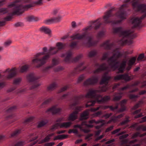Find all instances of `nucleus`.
<instances>
[{
    "label": "nucleus",
    "mask_w": 146,
    "mask_h": 146,
    "mask_svg": "<svg viewBox=\"0 0 146 146\" xmlns=\"http://www.w3.org/2000/svg\"><path fill=\"white\" fill-rule=\"evenodd\" d=\"M111 78L110 76L106 75L104 76L100 82L101 90H91L87 93L85 97L87 99L86 104V107L93 106L96 102L100 103H104L110 100V96H106L103 97L101 95L98 93L100 91L105 92L107 90L108 81Z\"/></svg>",
    "instance_id": "f257e3e1"
},
{
    "label": "nucleus",
    "mask_w": 146,
    "mask_h": 146,
    "mask_svg": "<svg viewBox=\"0 0 146 146\" xmlns=\"http://www.w3.org/2000/svg\"><path fill=\"white\" fill-rule=\"evenodd\" d=\"M110 40H107L102 44L100 46L106 49L110 50L113 56L108 60L109 66L113 70H118V73L123 72L126 63L125 60H123L121 63L120 61H118V59L121 57L122 54L119 52L118 48L112 49L115 46L114 42L110 43Z\"/></svg>",
    "instance_id": "f03ea898"
},
{
    "label": "nucleus",
    "mask_w": 146,
    "mask_h": 146,
    "mask_svg": "<svg viewBox=\"0 0 146 146\" xmlns=\"http://www.w3.org/2000/svg\"><path fill=\"white\" fill-rule=\"evenodd\" d=\"M127 3L128 0H126L125 2L119 8L118 11L114 15L112 13V12L115 10L114 8H111L105 13L103 16L104 23H110L112 25H114L121 23L126 19Z\"/></svg>",
    "instance_id": "7ed1b4c3"
},
{
    "label": "nucleus",
    "mask_w": 146,
    "mask_h": 146,
    "mask_svg": "<svg viewBox=\"0 0 146 146\" xmlns=\"http://www.w3.org/2000/svg\"><path fill=\"white\" fill-rule=\"evenodd\" d=\"M65 44L61 42H58L56 44L57 48L55 47H51L49 51L46 54L43 56L41 58H39V56L42 55H44L47 51V48L44 47L43 48V52L39 53L36 54L35 56V58L32 60V64H36V66L39 68L45 64L51 55L56 54L59 50L64 48Z\"/></svg>",
    "instance_id": "20e7f679"
},
{
    "label": "nucleus",
    "mask_w": 146,
    "mask_h": 146,
    "mask_svg": "<svg viewBox=\"0 0 146 146\" xmlns=\"http://www.w3.org/2000/svg\"><path fill=\"white\" fill-rule=\"evenodd\" d=\"M101 18H99L92 21L91 25L84 28L83 30L84 32L82 34L77 33L70 36V38L72 39V40H74L75 39L81 40L85 38L88 34V31L91 30L93 28L95 30H96L99 28L102 24L101 23Z\"/></svg>",
    "instance_id": "39448f33"
},
{
    "label": "nucleus",
    "mask_w": 146,
    "mask_h": 146,
    "mask_svg": "<svg viewBox=\"0 0 146 146\" xmlns=\"http://www.w3.org/2000/svg\"><path fill=\"white\" fill-rule=\"evenodd\" d=\"M93 123L96 124L101 123L100 125L96 126V128L98 129L100 128L105 124V121L103 120L100 119L97 121H96L94 119L90 120L88 122L86 121H83L82 122L81 125L78 124L74 125V128H78L80 130L84 131L85 133H88L89 131L87 128L93 127V125L92 124Z\"/></svg>",
    "instance_id": "423d86ee"
},
{
    "label": "nucleus",
    "mask_w": 146,
    "mask_h": 146,
    "mask_svg": "<svg viewBox=\"0 0 146 146\" xmlns=\"http://www.w3.org/2000/svg\"><path fill=\"white\" fill-rule=\"evenodd\" d=\"M113 33L118 35L120 38L117 41L118 44L123 46L128 41V31H124L121 27L113 28Z\"/></svg>",
    "instance_id": "0eeeda50"
},
{
    "label": "nucleus",
    "mask_w": 146,
    "mask_h": 146,
    "mask_svg": "<svg viewBox=\"0 0 146 146\" xmlns=\"http://www.w3.org/2000/svg\"><path fill=\"white\" fill-rule=\"evenodd\" d=\"M22 0H15L11 4L8 5V7L10 8L14 7L13 9V14L19 15L21 14L25 10L30 8L33 6L31 4L23 5H16L18 3L21 2Z\"/></svg>",
    "instance_id": "6e6552de"
},
{
    "label": "nucleus",
    "mask_w": 146,
    "mask_h": 146,
    "mask_svg": "<svg viewBox=\"0 0 146 146\" xmlns=\"http://www.w3.org/2000/svg\"><path fill=\"white\" fill-rule=\"evenodd\" d=\"M3 73H6V74L5 76L4 75H2L0 73V79L4 77L5 79L7 80L11 79L13 77L16 76L17 73V70L15 68H13L11 69L8 68L3 72ZM5 85V82L2 81L0 82V89L4 87Z\"/></svg>",
    "instance_id": "1a4fd4ad"
},
{
    "label": "nucleus",
    "mask_w": 146,
    "mask_h": 146,
    "mask_svg": "<svg viewBox=\"0 0 146 146\" xmlns=\"http://www.w3.org/2000/svg\"><path fill=\"white\" fill-rule=\"evenodd\" d=\"M105 35V31L103 30L99 31L97 34L96 37L98 40H92L93 38L91 36L87 37L88 40L87 42L83 41L82 45L83 46L90 47L95 46L101 38L104 37Z\"/></svg>",
    "instance_id": "9d476101"
},
{
    "label": "nucleus",
    "mask_w": 146,
    "mask_h": 146,
    "mask_svg": "<svg viewBox=\"0 0 146 146\" xmlns=\"http://www.w3.org/2000/svg\"><path fill=\"white\" fill-rule=\"evenodd\" d=\"M72 52L70 50H69L66 53L62 54L61 57L64 58L63 61L66 63H70L73 62L78 61L82 57V54H80L75 57L73 58L72 56Z\"/></svg>",
    "instance_id": "9b49d317"
},
{
    "label": "nucleus",
    "mask_w": 146,
    "mask_h": 146,
    "mask_svg": "<svg viewBox=\"0 0 146 146\" xmlns=\"http://www.w3.org/2000/svg\"><path fill=\"white\" fill-rule=\"evenodd\" d=\"M40 77L36 76L34 74L31 73L27 76V79L28 82L31 85V89H34L36 88L40 85L39 82V79Z\"/></svg>",
    "instance_id": "f8f14e48"
},
{
    "label": "nucleus",
    "mask_w": 146,
    "mask_h": 146,
    "mask_svg": "<svg viewBox=\"0 0 146 146\" xmlns=\"http://www.w3.org/2000/svg\"><path fill=\"white\" fill-rule=\"evenodd\" d=\"M59 63V58H53L52 60V64L44 67L42 70V73L46 74H49L50 72L51 69L54 66L58 64Z\"/></svg>",
    "instance_id": "ddd939ff"
},
{
    "label": "nucleus",
    "mask_w": 146,
    "mask_h": 146,
    "mask_svg": "<svg viewBox=\"0 0 146 146\" xmlns=\"http://www.w3.org/2000/svg\"><path fill=\"white\" fill-rule=\"evenodd\" d=\"M132 5L134 9H137V11H141L142 12H146V5L145 4H139L138 0H133Z\"/></svg>",
    "instance_id": "4468645a"
},
{
    "label": "nucleus",
    "mask_w": 146,
    "mask_h": 146,
    "mask_svg": "<svg viewBox=\"0 0 146 146\" xmlns=\"http://www.w3.org/2000/svg\"><path fill=\"white\" fill-rule=\"evenodd\" d=\"M94 66L96 68L99 67L96 70L93 71V73L94 74H98L101 72L102 71H110L109 67L107 66L106 63H103L100 64L97 62L95 63Z\"/></svg>",
    "instance_id": "2eb2a0df"
},
{
    "label": "nucleus",
    "mask_w": 146,
    "mask_h": 146,
    "mask_svg": "<svg viewBox=\"0 0 146 146\" xmlns=\"http://www.w3.org/2000/svg\"><path fill=\"white\" fill-rule=\"evenodd\" d=\"M83 98V96H74V98L73 103L70 105V108L72 110L76 109L78 110V107L76 106L79 103V101Z\"/></svg>",
    "instance_id": "dca6fc26"
},
{
    "label": "nucleus",
    "mask_w": 146,
    "mask_h": 146,
    "mask_svg": "<svg viewBox=\"0 0 146 146\" xmlns=\"http://www.w3.org/2000/svg\"><path fill=\"white\" fill-rule=\"evenodd\" d=\"M98 79L97 77L95 76H92L86 80L84 83V85L85 86L89 85H94L97 83Z\"/></svg>",
    "instance_id": "f3484780"
},
{
    "label": "nucleus",
    "mask_w": 146,
    "mask_h": 146,
    "mask_svg": "<svg viewBox=\"0 0 146 146\" xmlns=\"http://www.w3.org/2000/svg\"><path fill=\"white\" fill-rule=\"evenodd\" d=\"M131 21L133 25V26L131 27L132 29L137 27H139L140 29L143 27V26L141 25L142 21L139 20V17H133L131 19Z\"/></svg>",
    "instance_id": "a211bd4d"
},
{
    "label": "nucleus",
    "mask_w": 146,
    "mask_h": 146,
    "mask_svg": "<svg viewBox=\"0 0 146 146\" xmlns=\"http://www.w3.org/2000/svg\"><path fill=\"white\" fill-rule=\"evenodd\" d=\"M84 62H82L80 64L77 66L75 68L73 72V75L77 74L79 73L80 72L84 70L86 68V67L84 66Z\"/></svg>",
    "instance_id": "6ab92c4d"
},
{
    "label": "nucleus",
    "mask_w": 146,
    "mask_h": 146,
    "mask_svg": "<svg viewBox=\"0 0 146 146\" xmlns=\"http://www.w3.org/2000/svg\"><path fill=\"white\" fill-rule=\"evenodd\" d=\"M56 107V106H53L48 109L46 111V112L48 113L51 112L53 114L59 113L61 110V109L60 108H57Z\"/></svg>",
    "instance_id": "aec40b11"
},
{
    "label": "nucleus",
    "mask_w": 146,
    "mask_h": 146,
    "mask_svg": "<svg viewBox=\"0 0 146 146\" xmlns=\"http://www.w3.org/2000/svg\"><path fill=\"white\" fill-rule=\"evenodd\" d=\"M61 17L58 16L57 17H54L51 19L46 20L45 23L47 25H49L53 22H59L61 20Z\"/></svg>",
    "instance_id": "412c9836"
},
{
    "label": "nucleus",
    "mask_w": 146,
    "mask_h": 146,
    "mask_svg": "<svg viewBox=\"0 0 146 146\" xmlns=\"http://www.w3.org/2000/svg\"><path fill=\"white\" fill-rule=\"evenodd\" d=\"M134 42L133 40L128 39V54L133 53V48L134 46Z\"/></svg>",
    "instance_id": "4be33fe9"
},
{
    "label": "nucleus",
    "mask_w": 146,
    "mask_h": 146,
    "mask_svg": "<svg viewBox=\"0 0 146 146\" xmlns=\"http://www.w3.org/2000/svg\"><path fill=\"white\" fill-rule=\"evenodd\" d=\"M78 113V111L77 110L74 111L70 114L69 117V120L72 121H74L77 118V115Z\"/></svg>",
    "instance_id": "5701e85b"
},
{
    "label": "nucleus",
    "mask_w": 146,
    "mask_h": 146,
    "mask_svg": "<svg viewBox=\"0 0 146 146\" xmlns=\"http://www.w3.org/2000/svg\"><path fill=\"white\" fill-rule=\"evenodd\" d=\"M114 80H119L123 79L126 80H128V74H119L115 77Z\"/></svg>",
    "instance_id": "b1692460"
},
{
    "label": "nucleus",
    "mask_w": 146,
    "mask_h": 146,
    "mask_svg": "<svg viewBox=\"0 0 146 146\" xmlns=\"http://www.w3.org/2000/svg\"><path fill=\"white\" fill-rule=\"evenodd\" d=\"M133 31H131L128 29V35H129V39L133 40L137 36V33H134Z\"/></svg>",
    "instance_id": "393cba45"
},
{
    "label": "nucleus",
    "mask_w": 146,
    "mask_h": 146,
    "mask_svg": "<svg viewBox=\"0 0 146 146\" xmlns=\"http://www.w3.org/2000/svg\"><path fill=\"white\" fill-rule=\"evenodd\" d=\"M123 93L121 92L119 93H115L113 95V100L118 101L121 98Z\"/></svg>",
    "instance_id": "a878e982"
},
{
    "label": "nucleus",
    "mask_w": 146,
    "mask_h": 146,
    "mask_svg": "<svg viewBox=\"0 0 146 146\" xmlns=\"http://www.w3.org/2000/svg\"><path fill=\"white\" fill-rule=\"evenodd\" d=\"M29 67V65L26 64L19 68L18 70L21 73L26 72L27 71Z\"/></svg>",
    "instance_id": "bb28decb"
},
{
    "label": "nucleus",
    "mask_w": 146,
    "mask_h": 146,
    "mask_svg": "<svg viewBox=\"0 0 146 146\" xmlns=\"http://www.w3.org/2000/svg\"><path fill=\"white\" fill-rule=\"evenodd\" d=\"M123 115L124 114L123 113H122L117 115L116 117L113 116L111 117L110 119L108 121V123H110L112 122H115L117 118L119 119L122 117Z\"/></svg>",
    "instance_id": "cd10ccee"
},
{
    "label": "nucleus",
    "mask_w": 146,
    "mask_h": 146,
    "mask_svg": "<svg viewBox=\"0 0 146 146\" xmlns=\"http://www.w3.org/2000/svg\"><path fill=\"white\" fill-rule=\"evenodd\" d=\"M72 124V123L70 122H63L62 123H60L59 126L61 128H67L70 127Z\"/></svg>",
    "instance_id": "c85d7f7f"
},
{
    "label": "nucleus",
    "mask_w": 146,
    "mask_h": 146,
    "mask_svg": "<svg viewBox=\"0 0 146 146\" xmlns=\"http://www.w3.org/2000/svg\"><path fill=\"white\" fill-rule=\"evenodd\" d=\"M89 113L87 111L83 112L81 115L80 117V120H82L84 119H87L88 117Z\"/></svg>",
    "instance_id": "c756f323"
},
{
    "label": "nucleus",
    "mask_w": 146,
    "mask_h": 146,
    "mask_svg": "<svg viewBox=\"0 0 146 146\" xmlns=\"http://www.w3.org/2000/svg\"><path fill=\"white\" fill-rule=\"evenodd\" d=\"M57 86V85L56 82H53L50 84L47 87V90L48 91H51L55 89Z\"/></svg>",
    "instance_id": "7c9ffc66"
},
{
    "label": "nucleus",
    "mask_w": 146,
    "mask_h": 146,
    "mask_svg": "<svg viewBox=\"0 0 146 146\" xmlns=\"http://www.w3.org/2000/svg\"><path fill=\"white\" fill-rule=\"evenodd\" d=\"M22 80L21 77H18L15 78L13 82V84L16 85H19L21 83Z\"/></svg>",
    "instance_id": "2f4dec72"
},
{
    "label": "nucleus",
    "mask_w": 146,
    "mask_h": 146,
    "mask_svg": "<svg viewBox=\"0 0 146 146\" xmlns=\"http://www.w3.org/2000/svg\"><path fill=\"white\" fill-rule=\"evenodd\" d=\"M126 102V101L125 100L122 101L120 103L121 109L120 110V111L122 112L125 110L126 108L125 105Z\"/></svg>",
    "instance_id": "473e14b6"
},
{
    "label": "nucleus",
    "mask_w": 146,
    "mask_h": 146,
    "mask_svg": "<svg viewBox=\"0 0 146 146\" xmlns=\"http://www.w3.org/2000/svg\"><path fill=\"white\" fill-rule=\"evenodd\" d=\"M27 21L31 22L33 21H36L38 19L37 17L33 16H29L27 17Z\"/></svg>",
    "instance_id": "72a5a7b5"
},
{
    "label": "nucleus",
    "mask_w": 146,
    "mask_h": 146,
    "mask_svg": "<svg viewBox=\"0 0 146 146\" xmlns=\"http://www.w3.org/2000/svg\"><path fill=\"white\" fill-rule=\"evenodd\" d=\"M98 54V51L96 50H91L88 53V56L89 57L91 58L96 55Z\"/></svg>",
    "instance_id": "f704fd0d"
},
{
    "label": "nucleus",
    "mask_w": 146,
    "mask_h": 146,
    "mask_svg": "<svg viewBox=\"0 0 146 146\" xmlns=\"http://www.w3.org/2000/svg\"><path fill=\"white\" fill-rule=\"evenodd\" d=\"M40 30L46 34H49L51 32L50 30L48 27H42L40 28Z\"/></svg>",
    "instance_id": "c9c22d12"
},
{
    "label": "nucleus",
    "mask_w": 146,
    "mask_h": 146,
    "mask_svg": "<svg viewBox=\"0 0 146 146\" xmlns=\"http://www.w3.org/2000/svg\"><path fill=\"white\" fill-rule=\"evenodd\" d=\"M37 138V137H35L29 140V141L31 142L30 144V146H33V145L35 144L38 142V141L37 140H36V139Z\"/></svg>",
    "instance_id": "e433bc0d"
},
{
    "label": "nucleus",
    "mask_w": 146,
    "mask_h": 146,
    "mask_svg": "<svg viewBox=\"0 0 146 146\" xmlns=\"http://www.w3.org/2000/svg\"><path fill=\"white\" fill-rule=\"evenodd\" d=\"M78 41H72L70 44V46L72 48H78Z\"/></svg>",
    "instance_id": "4c0bfd02"
},
{
    "label": "nucleus",
    "mask_w": 146,
    "mask_h": 146,
    "mask_svg": "<svg viewBox=\"0 0 146 146\" xmlns=\"http://www.w3.org/2000/svg\"><path fill=\"white\" fill-rule=\"evenodd\" d=\"M136 57H133L131 58L128 57V63L129 64L132 65H134L136 60Z\"/></svg>",
    "instance_id": "58836bf2"
},
{
    "label": "nucleus",
    "mask_w": 146,
    "mask_h": 146,
    "mask_svg": "<svg viewBox=\"0 0 146 146\" xmlns=\"http://www.w3.org/2000/svg\"><path fill=\"white\" fill-rule=\"evenodd\" d=\"M118 108V105H116L115 106L113 107L112 106H106L104 107V109H106L108 108H110V110L112 111H114L115 110L117 109Z\"/></svg>",
    "instance_id": "ea45409f"
},
{
    "label": "nucleus",
    "mask_w": 146,
    "mask_h": 146,
    "mask_svg": "<svg viewBox=\"0 0 146 146\" xmlns=\"http://www.w3.org/2000/svg\"><path fill=\"white\" fill-rule=\"evenodd\" d=\"M110 54V52H109L104 53L103 55L102 58H101V60H104L107 59Z\"/></svg>",
    "instance_id": "a19ab883"
},
{
    "label": "nucleus",
    "mask_w": 146,
    "mask_h": 146,
    "mask_svg": "<svg viewBox=\"0 0 146 146\" xmlns=\"http://www.w3.org/2000/svg\"><path fill=\"white\" fill-rule=\"evenodd\" d=\"M21 132V130H17L11 134L9 137H13L16 136L19 134Z\"/></svg>",
    "instance_id": "79ce46f5"
},
{
    "label": "nucleus",
    "mask_w": 146,
    "mask_h": 146,
    "mask_svg": "<svg viewBox=\"0 0 146 146\" xmlns=\"http://www.w3.org/2000/svg\"><path fill=\"white\" fill-rule=\"evenodd\" d=\"M16 108V107L15 106L11 107L7 110L6 112L7 113H12Z\"/></svg>",
    "instance_id": "37998d69"
},
{
    "label": "nucleus",
    "mask_w": 146,
    "mask_h": 146,
    "mask_svg": "<svg viewBox=\"0 0 146 146\" xmlns=\"http://www.w3.org/2000/svg\"><path fill=\"white\" fill-rule=\"evenodd\" d=\"M50 138H51L47 135L44 139L40 141V143H42L48 142L49 141Z\"/></svg>",
    "instance_id": "c03bdc74"
},
{
    "label": "nucleus",
    "mask_w": 146,
    "mask_h": 146,
    "mask_svg": "<svg viewBox=\"0 0 146 146\" xmlns=\"http://www.w3.org/2000/svg\"><path fill=\"white\" fill-rule=\"evenodd\" d=\"M145 57V54L144 53L140 54L139 55L137 60L138 61H142V59Z\"/></svg>",
    "instance_id": "a18cd8bd"
},
{
    "label": "nucleus",
    "mask_w": 146,
    "mask_h": 146,
    "mask_svg": "<svg viewBox=\"0 0 146 146\" xmlns=\"http://www.w3.org/2000/svg\"><path fill=\"white\" fill-rule=\"evenodd\" d=\"M26 89H25L21 88L18 89L15 91V93L16 94L22 93L26 92Z\"/></svg>",
    "instance_id": "49530a36"
},
{
    "label": "nucleus",
    "mask_w": 146,
    "mask_h": 146,
    "mask_svg": "<svg viewBox=\"0 0 146 146\" xmlns=\"http://www.w3.org/2000/svg\"><path fill=\"white\" fill-rule=\"evenodd\" d=\"M47 123V121H40L38 123V127H41L45 125Z\"/></svg>",
    "instance_id": "de8ad7c7"
},
{
    "label": "nucleus",
    "mask_w": 146,
    "mask_h": 146,
    "mask_svg": "<svg viewBox=\"0 0 146 146\" xmlns=\"http://www.w3.org/2000/svg\"><path fill=\"white\" fill-rule=\"evenodd\" d=\"M34 119L33 117H30L29 118H28L26 119L24 121V123L25 124H27L33 121Z\"/></svg>",
    "instance_id": "09e8293b"
},
{
    "label": "nucleus",
    "mask_w": 146,
    "mask_h": 146,
    "mask_svg": "<svg viewBox=\"0 0 146 146\" xmlns=\"http://www.w3.org/2000/svg\"><path fill=\"white\" fill-rule=\"evenodd\" d=\"M17 87L16 86H13L10 88H9L7 90V93L11 92H13L14 90H15L16 88Z\"/></svg>",
    "instance_id": "8fccbe9b"
},
{
    "label": "nucleus",
    "mask_w": 146,
    "mask_h": 146,
    "mask_svg": "<svg viewBox=\"0 0 146 146\" xmlns=\"http://www.w3.org/2000/svg\"><path fill=\"white\" fill-rule=\"evenodd\" d=\"M52 98H50L45 100L42 104V105L48 104L50 103L52 100Z\"/></svg>",
    "instance_id": "3c124183"
},
{
    "label": "nucleus",
    "mask_w": 146,
    "mask_h": 146,
    "mask_svg": "<svg viewBox=\"0 0 146 146\" xmlns=\"http://www.w3.org/2000/svg\"><path fill=\"white\" fill-rule=\"evenodd\" d=\"M70 95V92H68L66 94H64L60 98V100H63L67 98L68 96Z\"/></svg>",
    "instance_id": "603ef678"
},
{
    "label": "nucleus",
    "mask_w": 146,
    "mask_h": 146,
    "mask_svg": "<svg viewBox=\"0 0 146 146\" xmlns=\"http://www.w3.org/2000/svg\"><path fill=\"white\" fill-rule=\"evenodd\" d=\"M60 123H57L55 124L54 125H53L51 127V130H54L56 128H57V127L59 126Z\"/></svg>",
    "instance_id": "864d4df0"
},
{
    "label": "nucleus",
    "mask_w": 146,
    "mask_h": 146,
    "mask_svg": "<svg viewBox=\"0 0 146 146\" xmlns=\"http://www.w3.org/2000/svg\"><path fill=\"white\" fill-rule=\"evenodd\" d=\"M24 142L23 141H19L16 143L14 146H23Z\"/></svg>",
    "instance_id": "5fc2aeb1"
},
{
    "label": "nucleus",
    "mask_w": 146,
    "mask_h": 146,
    "mask_svg": "<svg viewBox=\"0 0 146 146\" xmlns=\"http://www.w3.org/2000/svg\"><path fill=\"white\" fill-rule=\"evenodd\" d=\"M8 12L7 8H2L0 9V13L2 14H5Z\"/></svg>",
    "instance_id": "6e6d98bb"
},
{
    "label": "nucleus",
    "mask_w": 146,
    "mask_h": 146,
    "mask_svg": "<svg viewBox=\"0 0 146 146\" xmlns=\"http://www.w3.org/2000/svg\"><path fill=\"white\" fill-rule=\"evenodd\" d=\"M59 139H66L68 137V135H65L64 134L60 135H59Z\"/></svg>",
    "instance_id": "4d7b16f0"
},
{
    "label": "nucleus",
    "mask_w": 146,
    "mask_h": 146,
    "mask_svg": "<svg viewBox=\"0 0 146 146\" xmlns=\"http://www.w3.org/2000/svg\"><path fill=\"white\" fill-rule=\"evenodd\" d=\"M68 88V87L67 86H65L62 88L58 91L59 93H60L63 92H64L66 90L67 88Z\"/></svg>",
    "instance_id": "13d9d810"
},
{
    "label": "nucleus",
    "mask_w": 146,
    "mask_h": 146,
    "mask_svg": "<svg viewBox=\"0 0 146 146\" xmlns=\"http://www.w3.org/2000/svg\"><path fill=\"white\" fill-rule=\"evenodd\" d=\"M102 108V106H100L96 108H92L90 110L92 111H95L99 110L100 108Z\"/></svg>",
    "instance_id": "bf43d9fd"
},
{
    "label": "nucleus",
    "mask_w": 146,
    "mask_h": 146,
    "mask_svg": "<svg viewBox=\"0 0 146 146\" xmlns=\"http://www.w3.org/2000/svg\"><path fill=\"white\" fill-rule=\"evenodd\" d=\"M63 69V68L62 66H59L56 68L55 69V71L58 72L62 70Z\"/></svg>",
    "instance_id": "052dcab7"
},
{
    "label": "nucleus",
    "mask_w": 146,
    "mask_h": 146,
    "mask_svg": "<svg viewBox=\"0 0 146 146\" xmlns=\"http://www.w3.org/2000/svg\"><path fill=\"white\" fill-rule=\"evenodd\" d=\"M84 79L83 75H81L78 78V83H79L82 81Z\"/></svg>",
    "instance_id": "680f3d73"
},
{
    "label": "nucleus",
    "mask_w": 146,
    "mask_h": 146,
    "mask_svg": "<svg viewBox=\"0 0 146 146\" xmlns=\"http://www.w3.org/2000/svg\"><path fill=\"white\" fill-rule=\"evenodd\" d=\"M121 130V128H119L111 132V133L112 134H115L119 132Z\"/></svg>",
    "instance_id": "e2e57ef3"
},
{
    "label": "nucleus",
    "mask_w": 146,
    "mask_h": 146,
    "mask_svg": "<svg viewBox=\"0 0 146 146\" xmlns=\"http://www.w3.org/2000/svg\"><path fill=\"white\" fill-rule=\"evenodd\" d=\"M139 96L138 95L134 94H132L129 97L131 99H135L138 98Z\"/></svg>",
    "instance_id": "0e129e2a"
},
{
    "label": "nucleus",
    "mask_w": 146,
    "mask_h": 146,
    "mask_svg": "<svg viewBox=\"0 0 146 146\" xmlns=\"http://www.w3.org/2000/svg\"><path fill=\"white\" fill-rule=\"evenodd\" d=\"M11 43V41L10 40H8L6 41L5 43V45L6 46L9 45Z\"/></svg>",
    "instance_id": "69168bd1"
},
{
    "label": "nucleus",
    "mask_w": 146,
    "mask_h": 146,
    "mask_svg": "<svg viewBox=\"0 0 146 146\" xmlns=\"http://www.w3.org/2000/svg\"><path fill=\"white\" fill-rule=\"evenodd\" d=\"M113 127L114 126L113 125H112L108 127L106 129V132H107L110 131H111L113 129Z\"/></svg>",
    "instance_id": "338daca9"
},
{
    "label": "nucleus",
    "mask_w": 146,
    "mask_h": 146,
    "mask_svg": "<svg viewBox=\"0 0 146 146\" xmlns=\"http://www.w3.org/2000/svg\"><path fill=\"white\" fill-rule=\"evenodd\" d=\"M112 115V113H106L104 115V116L106 118H108L110 117V116H111Z\"/></svg>",
    "instance_id": "774afa93"
}]
</instances>
